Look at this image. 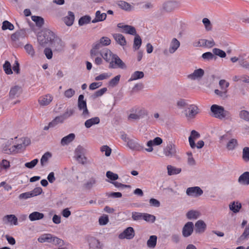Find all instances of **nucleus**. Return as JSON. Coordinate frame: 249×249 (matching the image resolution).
Listing matches in <instances>:
<instances>
[{
  "mask_svg": "<svg viewBox=\"0 0 249 249\" xmlns=\"http://www.w3.org/2000/svg\"><path fill=\"white\" fill-rule=\"evenodd\" d=\"M55 36L54 33L50 30L45 31L43 34H40L38 36V42L42 46H45L48 44L52 43H61L59 39H55Z\"/></svg>",
  "mask_w": 249,
  "mask_h": 249,
  "instance_id": "1",
  "label": "nucleus"
},
{
  "mask_svg": "<svg viewBox=\"0 0 249 249\" xmlns=\"http://www.w3.org/2000/svg\"><path fill=\"white\" fill-rule=\"evenodd\" d=\"M211 111L213 117L221 120L230 115L229 111L225 110L223 107L217 105H212L211 107Z\"/></svg>",
  "mask_w": 249,
  "mask_h": 249,
  "instance_id": "2",
  "label": "nucleus"
},
{
  "mask_svg": "<svg viewBox=\"0 0 249 249\" xmlns=\"http://www.w3.org/2000/svg\"><path fill=\"white\" fill-rule=\"evenodd\" d=\"M84 99V96L83 95H80L79 96L77 106L78 109L82 111V116L87 118L89 117V112L87 108L86 101Z\"/></svg>",
  "mask_w": 249,
  "mask_h": 249,
  "instance_id": "3",
  "label": "nucleus"
},
{
  "mask_svg": "<svg viewBox=\"0 0 249 249\" xmlns=\"http://www.w3.org/2000/svg\"><path fill=\"white\" fill-rule=\"evenodd\" d=\"M185 115L187 120H190L195 118L199 113L198 107L194 105H192L188 108V111L185 110Z\"/></svg>",
  "mask_w": 249,
  "mask_h": 249,
  "instance_id": "4",
  "label": "nucleus"
},
{
  "mask_svg": "<svg viewBox=\"0 0 249 249\" xmlns=\"http://www.w3.org/2000/svg\"><path fill=\"white\" fill-rule=\"evenodd\" d=\"M119 67L121 69L126 68L125 64L123 61L118 57L116 54L113 55L112 60L110 62L109 66L110 68H115Z\"/></svg>",
  "mask_w": 249,
  "mask_h": 249,
  "instance_id": "5",
  "label": "nucleus"
},
{
  "mask_svg": "<svg viewBox=\"0 0 249 249\" xmlns=\"http://www.w3.org/2000/svg\"><path fill=\"white\" fill-rule=\"evenodd\" d=\"M23 89L21 86L14 85L12 86L9 91V98L10 99H15L18 98L22 93Z\"/></svg>",
  "mask_w": 249,
  "mask_h": 249,
  "instance_id": "6",
  "label": "nucleus"
},
{
  "mask_svg": "<svg viewBox=\"0 0 249 249\" xmlns=\"http://www.w3.org/2000/svg\"><path fill=\"white\" fill-rule=\"evenodd\" d=\"M135 236V231L133 228L128 227L124 231L121 233L118 237L120 239H131Z\"/></svg>",
  "mask_w": 249,
  "mask_h": 249,
  "instance_id": "7",
  "label": "nucleus"
},
{
  "mask_svg": "<svg viewBox=\"0 0 249 249\" xmlns=\"http://www.w3.org/2000/svg\"><path fill=\"white\" fill-rule=\"evenodd\" d=\"M163 153L166 157H172L175 156L177 154L176 145L172 142L169 143L164 149Z\"/></svg>",
  "mask_w": 249,
  "mask_h": 249,
  "instance_id": "8",
  "label": "nucleus"
},
{
  "mask_svg": "<svg viewBox=\"0 0 249 249\" xmlns=\"http://www.w3.org/2000/svg\"><path fill=\"white\" fill-rule=\"evenodd\" d=\"M12 142V139L2 141L1 147L5 153L9 154L14 153L15 148L13 147V146H11Z\"/></svg>",
  "mask_w": 249,
  "mask_h": 249,
  "instance_id": "9",
  "label": "nucleus"
},
{
  "mask_svg": "<svg viewBox=\"0 0 249 249\" xmlns=\"http://www.w3.org/2000/svg\"><path fill=\"white\" fill-rule=\"evenodd\" d=\"M2 220L4 224L17 226L18 224V218L14 214H7L4 216Z\"/></svg>",
  "mask_w": 249,
  "mask_h": 249,
  "instance_id": "10",
  "label": "nucleus"
},
{
  "mask_svg": "<svg viewBox=\"0 0 249 249\" xmlns=\"http://www.w3.org/2000/svg\"><path fill=\"white\" fill-rule=\"evenodd\" d=\"M180 46L179 41L176 38L172 39L169 50H165L163 53L165 55H168V52L170 53H174Z\"/></svg>",
  "mask_w": 249,
  "mask_h": 249,
  "instance_id": "11",
  "label": "nucleus"
},
{
  "mask_svg": "<svg viewBox=\"0 0 249 249\" xmlns=\"http://www.w3.org/2000/svg\"><path fill=\"white\" fill-rule=\"evenodd\" d=\"M202 190L197 186L188 188L186 190V194L191 196L198 197L203 194Z\"/></svg>",
  "mask_w": 249,
  "mask_h": 249,
  "instance_id": "12",
  "label": "nucleus"
},
{
  "mask_svg": "<svg viewBox=\"0 0 249 249\" xmlns=\"http://www.w3.org/2000/svg\"><path fill=\"white\" fill-rule=\"evenodd\" d=\"M163 141L161 138L157 137L153 140H150L147 142L146 145L148 148H145V150L148 152H151L153 150L152 146L153 145H159L162 143Z\"/></svg>",
  "mask_w": 249,
  "mask_h": 249,
  "instance_id": "13",
  "label": "nucleus"
},
{
  "mask_svg": "<svg viewBox=\"0 0 249 249\" xmlns=\"http://www.w3.org/2000/svg\"><path fill=\"white\" fill-rule=\"evenodd\" d=\"M53 99V96L50 94H48L40 97L39 98L38 102L40 106H46L51 103Z\"/></svg>",
  "mask_w": 249,
  "mask_h": 249,
  "instance_id": "14",
  "label": "nucleus"
},
{
  "mask_svg": "<svg viewBox=\"0 0 249 249\" xmlns=\"http://www.w3.org/2000/svg\"><path fill=\"white\" fill-rule=\"evenodd\" d=\"M194 224L192 222H188L183 227L182 235L186 237L191 235L193 231Z\"/></svg>",
  "mask_w": 249,
  "mask_h": 249,
  "instance_id": "15",
  "label": "nucleus"
},
{
  "mask_svg": "<svg viewBox=\"0 0 249 249\" xmlns=\"http://www.w3.org/2000/svg\"><path fill=\"white\" fill-rule=\"evenodd\" d=\"M204 74V71L202 69H198L189 74L188 77L193 80L200 79Z\"/></svg>",
  "mask_w": 249,
  "mask_h": 249,
  "instance_id": "16",
  "label": "nucleus"
},
{
  "mask_svg": "<svg viewBox=\"0 0 249 249\" xmlns=\"http://www.w3.org/2000/svg\"><path fill=\"white\" fill-rule=\"evenodd\" d=\"M200 136L199 133L195 130L191 132L190 136L189 137V142L192 148L196 147L195 141L198 139Z\"/></svg>",
  "mask_w": 249,
  "mask_h": 249,
  "instance_id": "17",
  "label": "nucleus"
},
{
  "mask_svg": "<svg viewBox=\"0 0 249 249\" xmlns=\"http://www.w3.org/2000/svg\"><path fill=\"white\" fill-rule=\"evenodd\" d=\"M127 144L129 148L133 150L141 151L143 149L142 146L136 140L129 139L127 142Z\"/></svg>",
  "mask_w": 249,
  "mask_h": 249,
  "instance_id": "18",
  "label": "nucleus"
},
{
  "mask_svg": "<svg viewBox=\"0 0 249 249\" xmlns=\"http://www.w3.org/2000/svg\"><path fill=\"white\" fill-rule=\"evenodd\" d=\"M118 28L124 29V32L126 34L135 35L136 34L135 28L130 25H124L122 23H119L117 25Z\"/></svg>",
  "mask_w": 249,
  "mask_h": 249,
  "instance_id": "19",
  "label": "nucleus"
},
{
  "mask_svg": "<svg viewBox=\"0 0 249 249\" xmlns=\"http://www.w3.org/2000/svg\"><path fill=\"white\" fill-rule=\"evenodd\" d=\"M97 180L95 177H91L87 180L83 184V188L85 190H91L96 184Z\"/></svg>",
  "mask_w": 249,
  "mask_h": 249,
  "instance_id": "20",
  "label": "nucleus"
},
{
  "mask_svg": "<svg viewBox=\"0 0 249 249\" xmlns=\"http://www.w3.org/2000/svg\"><path fill=\"white\" fill-rule=\"evenodd\" d=\"M178 4L176 1H168L163 4V8L166 11H171L177 7Z\"/></svg>",
  "mask_w": 249,
  "mask_h": 249,
  "instance_id": "21",
  "label": "nucleus"
},
{
  "mask_svg": "<svg viewBox=\"0 0 249 249\" xmlns=\"http://www.w3.org/2000/svg\"><path fill=\"white\" fill-rule=\"evenodd\" d=\"M238 182L242 185H248L249 184V172H245L242 174L238 178Z\"/></svg>",
  "mask_w": 249,
  "mask_h": 249,
  "instance_id": "22",
  "label": "nucleus"
},
{
  "mask_svg": "<svg viewBox=\"0 0 249 249\" xmlns=\"http://www.w3.org/2000/svg\"><path fill=\"white\" fill-rule=\"evenodd\" d=\"M195 227L196 232L201 233L204 232L206 228V225L203 221L200 220L196 223Z\"/></svg>",
  "mask_w": 249,
  "mask_h": 249,
  "instance_id": "23",
  "label": "nucleus"
},
{
  "mask_svg": "<svg viewBox=\"0 0 249 249\" xmlns=\"http://www.w3.org/2000/svg\"><path fill=\"white\" fill-rule=\"evenodd\" d=\"M113 36L116 41V42L119 45L124 46L126 44V41L125 37L124 36L120 34H114Z\"/></svg>",
  "mask_w": 249,
  "mask_h": 249,
  "instance_id": "24",
  "label": "nucleus"
},
{
  "mask_svg": "<svg viewBox=\"0 0 249 249\" xmlns=\"http://www.w3.org/2000/svg\"><path fill=\"white\" fill-rule=\"evenodd\" d=\"M114 54L110 50L105 49L102 50L101 56L106 61L110 62Z\"/></svg>",
  "mask_w": 249,
  "mask_h": 249,
  "instance_id": "25",
  "label": "nucleus"
},
{
  "mask_svg": "<svg viewBox=\"0 0 249 249\" xmlns=\"http://www.w3.org/2000/svg\"><path fill=\"white\" fill-rule=\"evenodd\" d=\"M107 14L105 13H101L100 11H97L95 13V18L92 20V23L102 21L106 19Z\"/></svg>",
  "mask_w": 249,
  "mask_h": 249,
  "instance_id": "26",
  "label": "nucleus"
},
{
  "mask_svg": "<svg viewBox=\"0 0 249 249\" xmlns=\"http://www.w3.org/2000/svg\"><path fill=\"white\" fill-rule=\"evenodd\" d=\"M75 135L73 133H71L61 139V144L62 145H67L73 141Z\"/></svg>",
  "mask_w": 249,
  "mask_h": 249,
  "instance_id": "27",
  "label": "nucleus"
},
{
  "mask_svg": "<svg viewBox=\"0 0 249 249\" xmlns=\"http://www.w3.org/2000/svg\"><path fill=\"white\" fill-rule=\"evenodd\" d=\"M44 216V215L43 213L38 212H34L29 214V218L31 221H33L41 219Z\"/></svg>",
  "mask_w": 249,
  "mask_h": 249,
  "instance_id": "28",
  "label": "nucleus"
},
{
  "mask_svg": "<svg viewBox=\"0 0 249 249\" xmlns=\"http://www.w3.org/2000/svg\"><path fill=\"white\" fill-rule=\"evenodd\" d=\"M100 123V119L95 117L87 120L85 123V125L87 128H89L94 124H98Z\"/></svg>",
  "mask_w": 249,
  "mask_h": 249,
  "instance_id": "29",
  "label": "nucleus"
},
{
  "mask_svg": "<svg viewBox=\"0 0 249 249\" xmlns=\"http://www.w3.org/2000/svg\"><path fill=\"white\" fill-rule=\"evenodd\" d=\"M241 207V204L238 202H233L229 205L230 209L234 213L238 212Z\"/></svg>",
  "mask_w": 249,
  "mask_h": 249,
  "instance_id": "30",
  "label": "nucleus"
},
{
  "mask_svg": "<svg viewBox=\"0 0 249 249\" xmlns=\"http://www.w3.org/2000/svg\"><path fill=\"white\" fill-rule=\"evenodd\" d=\"M144 77V73L141 71H135L131 76V77L128 80L129 82L136 80L142 78Z\"/></svg>",
  "mask_w": 249,
  "mask_h": 249,
  "instance_id": "31",
  "label": "nucleus"
},
{
  "mask_svg": "<svg viewBox=\"0 0 249 249\" xmlns=\"http://www.w3.org/2000/svg\"><path fill=\"white\" fill-rule=\"evenodd\" d=\"M138 117L141 119L147 115V111L143 108L138 107L132 110Z\"/></svg>",
  "mask_w": 249,
  "mask_h": 249,
  "instance_id": "32",
  "label": "nucleus"
},
{
  "mask_svg": "<svg viewBox=\"0 0 249 249\" xmlns=\"http://www.w3.org/2000/svg\"><path fill=\"white\" fill-rule=\"evenodd\" d=\"M74 16L72 12H69V16L65 17L64 19V21L66 24L68 26H71L74 21Z\"/></svg>",
  "mask_w": 249,
  "mask_h": 249,
  "instance_id": "33",
  "label": "nucleus"
},
{
  "mask_svg": "<svg viewBox=\"0 0 249 249\" xmlns=\"http://www.w3.org/2000/svg\"><path fill=\"white\" fill-rule=\"evenodd\" d=\"M200 46H205L207 47H212L215 45L214 41L212 39L208 40L206 39H201L198 42Z\"/></svg>",
  "mask_w": 249,
  "mask_h": 249,
  "instance_id": "34",
  "label": "nucleus"
},
{
  "mask_svg": "<svg viewBox=\"0 0 249 249\" xmlns=\"http://www.w3.org/2000/svg\"><path fill=\"white\" fill-rule=\"evenodd\" d=\"M24 31L22 30L17 31L11 35V38L13 41H17L20 37H23L24 36Z\"/></svg>",
  "mask_w": 249,
  "mask_h": 249,
  "instance_id": "35",
  "label": "nucleus"
},
{
  "mask_svg": "<svg viewBox=\"0 0 249 249\" xmlns=\"http://www.w3.org/2000/svg\"><path fill=\"white\" fill-rule=\"evenodd\" d=\"M200 214L198 211L191 210L187 213L186 216L189 219H196L200 216Z\"/></svg>",
  "mask_w": 249,
  "mask_h": 249,
  "instance_id": "36",
  "label": "nucleus"
},
{
  "mask_svg": "<svg viewBox=\"0 0 249 249\" xmlns=\"http://www.w3.org/2000/svg\"><path fill=\"white\" fill-rule=\"evenodd\" d=\"M157 240V237L156 235H151L150 236L149 239L147 242V245L148 247L150 248H154L156 246Z\"/></svg>",
  "mask_w": 249,
  "mask_h": 249,
  "instance_id": "37",
  "label": "nucleus"
},
{
  "mask_svg": "<svg viewBox=\"0 0 249 249\" xmlns=\"http://www.w3.org/2000/svg\"><path fill=\"white\" fill-rule=\"evenodd\" d=\"M167 168L168 174L170 176L179 174L181 172L180 168H177L171 165H168Z\"/></svg>",
  "mask_w": 249,
  "mask_h": 249,
  "instance_id": "38",
  "label": "nucleus"
},
{
  "mask_svg": "<svg viewBox=\"0 0 249 249\" xmlns=\"http://www.w3.org/2000/svg\"><path fill=\"white\" fill-rule=\"evenodd\" d=\"M63 122V117L61 116H57L52 122L49 123V125L51 127H54L58 124L62 123Z\"/></svg>",
  "mask_w": 249,
  "mask_h": 249,
  "instance_id": "39",
  "label": "nucleus"
},
{
  "mask_svg": "<svg viewBox=\"0 0 249 249\" xmlns=\"http://www.w3.org/2000/svg\"><path fill=\"white\" fill-rule=\"evenodd\" d=\"M134 40L133 47L135 50H138L142 44V40L140 36L136 34Z\"/></svg>",
  "mask_w": 249,
  "mask_h": 249,
  "instance_id": "40",
  "label": "nucleus"
},
{
  "mask_svg": "<svg viewBox=\"0 0 249 249\" xmlns=\"http://www.w3.org/2000/svg\"><path fill=\"white\" fill-rule=\"evenodd\" d=\"M2 30H13L14 29V26L13 24L10 23L7 20H5L2 22V25L1 27Z\"/></svg>",
  "mask_w": 249,
  "mask_h": 249,
  "instance_id": "41",
  "label": "nucleus"
},
{
  "mask_svg": "<svg viewBox=\"0 0 249 249\" xmlns=\"http://www.w3.org/2000/svg\"><path fill=\"white\" fill-rule=\"evenodd\" d=\"M51 156L52 155L49 152H46L42 156L40 160V163L42 166H44L48 162L49 159H50Z\"/></svg>",
  "mask_w": 249,
  "mask_h": 249,
  "instance_id": "42",
  "label": "nucleus"
},
{
  "mask_svg": "<svg viewBox=\"0 0 249 249\" xmlns=\"http://www.w3.org/2000/svg\"><path fill=\"white\" fill-rule=\"evenodd\" d=\"M3 68L7 74H12L13 73V71L11 69V65L9 61H6L5 62L3 65Z\"/></svg>",
  "mask_w": 249,
  "mask_h": 249,
  "instance_id": "43",
  "label": "nucleus"
},
{
  "mask_svg": "<svg viewBox=\"0 0 249 249\" xmlns=\"http://www.w3.org/2000/svg\"><path fill=\"white\" fill-rule=\"evenodd\" d=\"M32 19L36 22V25L38 27H41L44 24V19L40 17L32 16Z\"/></svg>",
  "mask_w": 249,
  "mask_h": 249,
  "instance_id": "44",
  "label": "nucleus"
},
{
  "mask_svg": "<svg viewBox=\"0 0 249 249\" xmlns=\"http://www.w3.org/2000/svg\"><path fill=\"white\" fill-rule=\"evenodd\" d=\"M202 22L206 31H210L212 30V24L208 18H204L202 19Z\"/></svg>",
  "mask_w": 249,
  "mask_h": 249,
  "instance_id": "45",
  "label": "nucleus"
},
{
  "mask_svg": "<svg viewBox=\"0 0 249 249\" xmlns=\"http://www.w3.org/2000/svg\"><path fill=\"white\" fill-rule=\"evenodd\" d=\"M237 145V141L235 139H231L227 144V148L229 150H232Z\"/></svg>",
  "mask_w": 249,
  "mask_h": 249,
  "instance_id": "46",
  "label": "nucleus"
},
{
  "mask_svg": "<svg viewBox=\"0 0 249 249\" xmlns=\"http://www.w3.org/2000/svg\"><path fill=\"white\" fill-rule=\"evenodd\" d=\"M10 166V162L6 160H3L0 162V172L3 170H7Z\"/></svg>",
  "mask_w": 249,
  "mask_h": 249,
  "instance_id": "47",
  "label": "nucleus"
},
{
  "mask_svg": "<svg viewBox=\"0 0 249 249\" xmlns=\"http://www.w3.org/2000/svg\"><path fill=\"white\" fill-rule=\"evenodd\" d=\"M227 90L222 89V90H219L218 89H215L214 93L221 98L225 99L227 98L228 95L227 94Z\"/></svg>",
  "mask_w": 249,
  "mask_h": 249,
  "instance_id": "48",
  "label": "nucleus"
},
{
  "mask_svg": "<svg viewBox=\"0 0 249 249\" xmlns=\"http://www.w3.org/2000/svg\"><path fill=\"white\" fill-rule=\"evenodd\" d=\"M118 5L121 8L125 10H130L131 9L130 4L124 1H120Z\"/></svg>",
  "mask_w": 249,
  "mask_h": 249,
  "instance_id": "49",
  "label": "nucleus"
},
{
  "mask_svg": "<svg viewBox=\"0 0 249 249\" xmlns=\"http://www.w3.org/2000/svg\"><path fill=\"white\" fill-rule=\"evenodd\" d=\"M25 50L28 54L30 55L32 57L34 56L35 52L33 46L30 44H26L24 47Z\"/></svg>",
  "mask_w": 249,
  "mask_h": 249,
  "instance_id": "50",
  "label": "nucleus"
},
{
  "mask_svg": "<svg viewBox=\"0 0 249 249\" xmlns=\"http://www.w3.org/2000/svg\"><path fill=\"white\" fill-rule=\"evenodd\" d=\"M120 75H118L111 79L108 83L109 86L112 87L116 86L120 81Z\"/></svg>",
  "mask_w": 249,
  "mask_h": 249,
  "instance_id": "51",
  "label": "nucleus"
},
{
  "mask_svg": "<svg viewBox=\"0 0 249 249\" xmlns=\"http://www.w3.org/2000/svg\"><path fill=\"white\" fill-rule=\"evenodd\" d=\"M143 219L147 222H154L156 219V217L153 215L143 213Z\"/></svg>",
  "mask_w": 249,
  "mask_h": 249,
  "instance_id": "52",
  "label": "nucleus"
},
{
  "mask_svg": "<svg viewBox=\"0 0 249 249\" xmlns=\"http://www.w3.org/2000/svg\"><path fill=\"white\" fill-rule=\"evenodd\" d=\"M213 53L216 55H218L221 58L225 57L226 54L225 52L219 49L214 48L213 50Z\"/></svg>",
  "mask_w": 249,
  "mask_h": 249,
  "instance_id": "53",
  "label": "nucleus"
},
{
  "mask_svg": "<svg viewBox=\"0 0 249 249\" xmlns=\"http://www.w3.org/2000/svg\"><path fill=\"white\" fill-rule=\"evenodd\" d=\"M51 234H43L38 238V242L40 243L48 242L49 243Z\"/></svg>",
  "mask_w": 249,
  "mask_h": 249,
  "instance_id": "54",
  "label": "nucleus"
},
{
  "mask_svg": "<svg viewBox=\"0 0 249 249\" xmlns=\"http://www.w3.org/2000/svg\"><path fill=\"white\" fill-rule=\"evenodd\" d=\"M90 20V17L89 16H85L81 18L78 21L79 24L80 26H82L85 24H87L89 22Z\"/></svg>",
  "mask_w": 249,
  "mask_h": 249,
  "instance_id": "55",
  "label": "nucleus"
},
{
  "mask_svg": "<svg viewBox=\"0 0 249 249\" xmlns=\"http://www.w3.org/2000/svg\"><path fill=\"white\" fill-rule=\"evenodd\" d=\"M242 158L245 161H249V147H245L243 148Z\"/></svg>",
  "mask_w": 249,
  "mask_h": 249,
  "instance_id": "56",
  "label": "nucleus"
},
{
  "mask_svg": "<svg viewBox=\"0 0 249 249\" xmlns=\"http://www.w3.org/2000/svg\"><path fill=\"white\" fill-rule=\"evenodd\" d=\"M239 116L241 119L246 121H249V112L246 110H242L239 113Z\"/></svg>",
  "mask_w": 249,
  "mask_h": 249,
  "instance_id": "57",
  "label": "nucleus"
},
{
  "mask_svg": "<svg viewBox=\"0 0 249 249\" xmlns=\"http://www.w3.org/2000/svg\"><path fill=\"white\" fill-rule=\"evenodd\" d=\"M143 213L133 212L132 214V217L134 220H139L143 219Z\"/></svg>",
  "mask_w": 249,
  "mask_h": 249,
  "instance_id": "58",
  "label": "nucleus"
},
{
  "mask_svg": "<svg viewBox=\"0 0 249 249\" xmlns=\"http://www.w3.org/2000/svg\"><path fill=\"white\" fill-rule=\"evenodd\" d=\"M111 75V73H104L95 77V80L96 81L102 80L107 79Z\"/></svg>",
  "mask_w": 249,
  "mask_h": 249,
  "instance_id": "59",
  "label": "nucleus"
},
{
  "mask_svg": "<svg viewBox=\"0 0 249 249\" xmlns=\"http://www.w3.org/2000/svg\"><path fill=\"white\" fill-rule=\"evenodd\" d=\"M99 42L102 44V46H104L109 45L110 44L111 40L108 37L104 36L101 38Z\"/></svg>",
  "mask_w": 249,
  "mask_h": 249,
  "instance_id": "60",
  "label": "nucleus"
},
{
  "mask_svg": "<svg viewBox=\"0 0 249 249\" xmlns=\"http://www.w3.org/2000/svg\"><path fill=\"white\" fill-rule=\"evenodd\" d=\"M109 221L108 217L107 215H103L101 216L99 219V223L101 225H105Z\"/></svg>",
  "mask_w": 249,
  "mask_h": 249,
  "instance_id": "61",
  "label": "nucleus"
},
{
  "mask_svg": "<svg viewBox=\"0 0 249 249\" xmlns=\"http://www.w3.org/2000/svg\"><path fill=\"white\" fill-rule=\"evenodd\" d=\"M38 162V160L37 159H34V160H32L30 162H26L25 164V166L28 168L32 169L37 164Z\"/></svg>",
  "mask_w": 249,
  "mask_h": 249,
  "instance_id": "62",
  "label": "nucleus"
},
{
  "mask_svg": "<svg viewBox=\"0 0 249 249\" xmlns=\"http://www.w3.org/2000/svg\"><path fill=\"white\" fill-rule=\"evenodd\" d=\"M76 159L79 163H81L83 164L86 162V158L85 156L79 154L77 150H76Z\"/></svg>",
  "mask_w": 249,
  "mask_h": 249,
  "instance_id": "63",
  "label": "nucleus"
},
{
  "mask_svg": "<svg viewBox=\"0 0 249 249\" xmlns=\"http://www.w3.org/2000/svg\"><path fill=\"white\" fill-rule=\"evenodd\" d=\"M106 176L107 178L112 180H115L118 178V175L111 171H107L106 174Z\"/></svg>",
  "mask_w": 249,
  "mask_h": 249,
  "instance_id": "64",
  "label": "nucleus"
}]
</instances>
